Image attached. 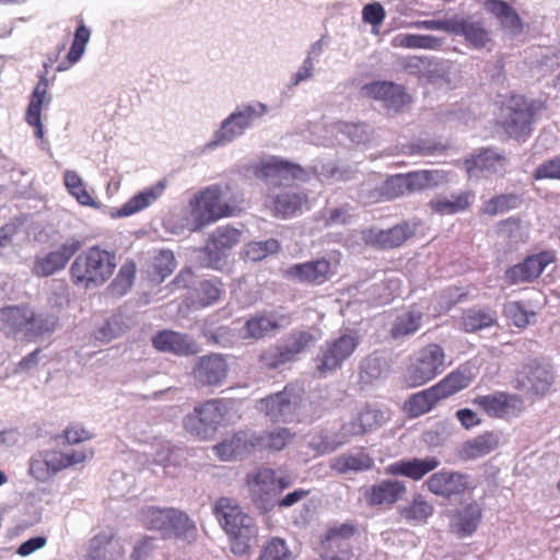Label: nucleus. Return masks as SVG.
I'll return each mask as SVG.
<instances>
[{
    "label": "nucleus",
    "instance_id": "f257e3e1",
    "mask_svg": "<svg viewBox=\"0 0 560 560\" xmlns=\"http://www.w3.org/2000/svg\"><path fill=\"white\" fill-rule=\"evenodd\" d=\"M58 316L47 312H35L27 304L0 308V330L8 337L22 336L28 340L54 332Z\"/></svg>",
    "mask_w": 560,
    "mask_h": 560
},
{
    "label": "nucleus",
    "instance_id": "f03ea898",
    "mask_svg": "<svg viewBox=\"0 0 560 560\" xmlns=\"http://www.w3.org/2000/svg\"><path fill=\"white\" fill-rule=\"evenodd\" d=\"M213 514L229 536L232 552L236 556L246 555L258 532L254 518L229 498L217 500Z\"/></svg>",
    "mask_w": 560,
    "mask_h": 560
},
{
    "label": "nucleus",
    "instance_id": "7ed1b4c3",
    "mask_svg": "<svg viewBox=\"0 0 560 560\" xmlns=\"http://www.w3.org/2000/svg\"><path fill=\"white\" fill-rule=\"evenodd\" d=\"M536 113L535 102L524 95H506L499 103L497 124L510 138L524 140L532 133Z\"/></svg>",
    "mask_w": 560,
    "mask_h": 560
},
{
    "label": "nucleus",
    "instance_id": "20e7f679",
    "mask_svg": "<svg viewBox=\"0 0 560 560\" xmlns=\"http://www.w3.org/2000/svg\"><path fill=\"white\" fill-rule=\"evenodd\" d=\"M189 206L196 230L219 219L232 217L238 210L234 198L223 200V191L219 185H211L200 190L189 201Z\"/></svg>",
    "mask_w": 560,
    "mask_h": 560
},
{
    "label": "nucleus",
    "instance_id": "39448f33",
    "mask_svg": "<svg viewBox=\"0 0 560 560\" xmlns=\"http://www.w3.org/2000/svg\"><path fill=\"white\" fill-rule=\"evenodd\" d=\"M89 456L92 452L84 450L40 451L30 458L28 471L37 481L44 482L59 471L83 463Z\"/></svg>",
    "mask_w": 560,
    "mask_h": 560
},
{
    "label": "nucleus",
    "instance_id": "423d86ee",
    "mask_svg": "<svg viewBox=\"0 0 560 560\" xmlns=\"http://www.w3.org/2000/svg\"><path fill=\"white\" fill-rule=\"evenodd\" d=\"M115 269V253L92 246L77 256L71 273L74 280H108Z\"/></svg>",
    "mask_w": 560,
    "mask_h": 560
},
{
    "label": "nucleus",
    "instance_id": "0eeeda50",
    "mask_svg": "<svg viewBox=\"0 0 560 560\" xmlns=\"http://www.w3.org/2000/svg\"><path fill=\"white\" fill-rule=\"evenodd\" d=\"M360 345V335L355 329H346L338 337L320 346L316 355V370L326 374L340 369Z\"/></svg>",
    "mask_w": 560,
    "mask_h": 560
},
{
    "label": "nucleus",
    "instance_id": "6e6552de",
    "mask_svg": "<svg viewBox=\"0 0 560 560\" xmlns=\"http://www.w3.org/2000/svg\"><path fill=\"white\" fill-rule=\"evenodd\" d=\"M225 415L224 402L221 399H210L194 407V410L183 419L186 432L200 440H210L220 428Z\"/></svg>",
    "mask_w": 560,
    "mask_h": 560
},
{
    "label": "nucleus",
    "instance_id": "1a4fd4ad",
    "mask_svg": "<svg viewBox=\"0 0 560 560\" xmlns=\"http://www.w3.org/2000/svg\"><path fill=\"white\" fill-rule=\"evenodd\" d=\"M445 354L442 347L435 343L428 345L415 353L412 362L408 369L407 381L410 386H421L438 375L445 369Z\"/></svg>",
    "mask_w": 560,
    "mask_h": 560
},
{
    "label": "nucleus",
    "instance_id": "9d476101",
    "mask_svg": "<svg viewBox=\"0 0 560 560\" xmlns=\"http://www.w3.org/2000/svg\"><path fill=\"white\" fill-rule=\"evenodd\" d=\"M266 112L264 104H258V109L253 106H246L242 110L231 114L215 132L209 147L223 145L233 141L248 128L256 118Z\"/></svg>",
    "mask_w": 560,
    "mask_h": 560
},
{
    "label": "nucleus",
    "instance_id": "9b49d317",
    "mask_svg": "<svg viewBox=\"0 0 560 560\" xmlns=\"http://www.w3.org/2000/svg\"><path fill=\"white\" fill-rule=\"evenodd\" d=\"M249 494L255 505L264 511H270L276 506L278 492L275 483V470L258 468L247 477Z\"/></svg>",
    "mask_w": 560,
    "mask_h": 560
},
{
    "label": "nucleus",
    "instance_id": "f8f14e48",
    "mask_svg": "<svg viewBox=\"0 0 560 560\" xmlns=\"http://www.w3.org/2000/svg\"><path fill=\"white\" fill-rule=\"evenodd\" d=\"M360 93L363 97L381 101L388 110L399 112L410 103V96L405 89L389 81H374L364 84Z\"/></svg>",
    "mask_w": 560,
    "mask_h": 560
},
{
    "label": "nucleus",
    "instance_id": "ddd939ff",
    "mask_svg": "<svg viewBox=\"0 0 560 560\" xmlns=\"http://www.w3.org/2000/svg\"><path fill=\"white\" fill-rule=\"evenodd\" d=\"M228 372L229 365L223 355L212 353L198 359L192 369V376L199 387H217L223 384Z\"/></svg>",
    "mask_w": 560,
    "mask_h": 560
},
{
    "label": "nucleus",
    "instance_id": "4468645a",
    "mask_svg": "<svg viewBox=\"0 0 560 560\" xmlns=\"http://www.w3.org/2000/svg\"><path fill=\"white\" fill-rule=\"evenodd\" d=\"M82 247V242L75 237L67 238L58 249L36 259L34 271L39 277H48L66 267L67 262Z\"/></svg>",
    "mask_w": 560,
    "mask_h": 560
},
{
    "label": "nucleus",
    "instance_id": "2eb2a0df",
    "mask_svg": "<svg viewBox=\"0 0 560 560\" xmlns=\"http://www.w3.org/2000/svg\"><path fill=\"white\" fill-rule=\"evenodd\" d=\"M470 477L453 470H441L425 481L429 491L445 499L463 494L469 487Z\"/></svg>",
    "mask_w": 560,
    "mask_h": 560
},
{
    "label": "nucleus",
    "instance_id": "dca6fc26",
    "mask_svg": "<svg viewBox=\"0 0 560 560\" xmlns=\"http://www.w3.org/2000/svg\"><path fill=\"white\" fill-rule=\"evenodd\" d=\"M307 202L308 197L305 191L289 187L279 194L268 195L266 206L275 217L288 219L301 212Z\"/></svg>",
    "mask_w": 560,
    "mask_h": 560
},
{
    "label": "nucleus",
    "instance_id": "f3484780",
    "mask_svg": "<svg viewBox=\"0 0 560 560\" xmlns=\"http://www.w3.org/2000/svg\"><path fill=\"white\" fill-rule=\"evenodd\" d=\"M298 406L299 397L287 388L261 399L259 402V409L273 422L293 421Z\"/></svg>",
    "mask_w": 560,
    "mask_h": 560
},
{
    "label": "nucleus",
    "instance_id": "a211bd4d",
    "mask_svg": "<svg viewBox=\"0 0 560 560\" xmlns=\"http://www.w3.org/2000/svg\"><path fill=\"white\" fill-rule=\"evenodd\" d=\"M412 234L413 230L410 224L402 222L388 230H365L362 233V240L372 247L389 249L401 246Z\"/></svg>",
    "mask_w": 560,
    "mask_h": 560
},
{
    "label": "nucleus",
    "instance_id": "6ab92c4d",
    "mask_svg": "<svg viewBox=\"0 0 560 560\" xmlns=\"http://www.w3.org/2000/svg\"><path fill=\"white\" fill-rule=\"evenodd\" d=\"M340 254L337 253L330 258H319L304 264H296L290 267L285 276L298 280H317L329 278L337 273L340 264Z\"/></svg>",
    "mask_w": 560,
    "mask_h": 560
},
{
    "label": "nucleus",
    "instance_id": "aec40b11",
    "mask_svg": "<svg viewBox=\"0 0 560 560\" xmlns=\"http://www.w3.org/2000/svg\"><path fill=\"white\" fill-rule=\"evenodd\" d=\"M555 252L544 250L529 255L523 262L511 267L506 271V277L509 280H536L550 265L555 266Z\"/></svg>",
    "mask_w": 560,
    "mask_h": 560
},
{
    "label": "nucleus",
    "instance_id": "412c9836",
    "mask_svg": "<svg viewBox=\"0 0 560 560\" xmlns=\"http://www.w3.org/2000/svg\"><path fill=\"white\" fill-rule=\"evenodd\" d=\"M153 347L161 352L175 355H192L199 352V345L188 335L174 330H162L152 337Z\"/></svg>",
    "mask_w": 560,
    "mask_h": 560
},
{
    "label": "nucleus",
    "instance_id": "4be33fe9",
    "mask_svg": "<svg viewBox=\"0 0 560 560\" xmlns=\"http://www.w3.org/2000/svg\"><path fill=\"white\" fill-rule=\"evenodd\" d=\"M364 434L358 418L351 419L343 423L337 433L328 431L320 432L311 441V446L320 454H326L336 451L341 445L346 444L350 438Z\"/></svg>",
    "mask_w": 560,
    "mask_h": 560
},
{
    "label": "nucleus",
    "instance_id": "5701e85b",
    "mask_svg": "<svg viewBox=\"0 0 560 560\" xmlns=\"http://www.w3.org/2000/svg\"><path fill=\"white\" fill-rule=\"evenodd\" d=\"M125 550L119 539L112 533L102 532L89 541L81 560H124Z\"/></svg>",
    "mask_w": 560,
    "mask_h": 560
},
{
    "label": "nucleus",
    "instance_id": "b1692460",
    "mask_svg": "<svg viewBox=\"0 0 560 560\" xmlns=\"http://www.w3.org/2000/svg\"><path fill=\"white\" fill-rule=\"evenodd\" d=\"M218 456L223 460L242 458L259 450L258 433L254 431H238L231 439L215 446Z\"/></svg>",
    "mask_w": 560,
    "mask_h": 560
},
{
    "label": "nucleus",
    "instance_id": "393cba45",
    "mask_svg": "<svg viewBox=\"0 0 560 560\" xmlns=\"http://www.w3.org/2000/svg\"><path fill=\"white\" fill-rule=\"evenodd\" d=\"M407 492L404 481L396 479H384L369 487L364 491V499L368 505H393L401 500Z\"/></svg>",
    "mask_w": 560,
    "mask_h": 560
},
{
    "label": "nucleus",
    "instance_id": "a878e982",
    "mask_svg": "<svg viewBox=\"0 0 560 560\" xmlns=\"http://www.w3.org/2000/svg\"><path fill=\"white\" fill-rule=\"evenodd\" d=\"M515 382L521 390L536 395L545 394L552 383V374L545 366L533 362L523 366Z\"/></svg>",
    "mask_w": 560,
    "mask_h": 560
},
{
    "label": "nucleus",
    "instance_id": "bb28decb",
    "mask_svg": "<svg viewBox=\"0 0 560 560\" xmlns=\"http://www.w3.org/2000/svg\"><path fill=\"white\" fill-rule=\"evenodd\" d=\"M254 175L260 179L291 178L303 180L306 176V173L304 168L298 164L278 158H270L254 166Z\"/></svg>",
    "mask_w": 560,
    "mask_h": 560
},
{
    "label": "nucleus",
    "instance_id": "cd10ccee",
    "mask_svg": "<svg viewBox=\"0 0 560 560\" xmlns=\"http://www.w3.org/2000/svg\"><path fill=\"white\" fill-rule=\"evenodd\" d=\"M440 466V460L434 456H427L424 458H410L400 459L385 468L386 474L393 476H404L412 480H420L430 471H433Z\"/></svg>",
    "mask_w": 560,
    "mask_h": 560
},
{
    "label": "nucleus",
    "instance_id": "c85d7f7f",
    "mask_svg": "<svg viewBox=\"0 0 560 560\" xmlns=\"http://www.w3.org/2000/svg\"><path fill=\"white\" fill-rule=\"evenodd\" d=\"M198 529L196 523L187 513L173 508L163 533L164 538H174L179 541L191 544L197 539Z\"/></svg>",
    "mask_w": 560,
    "mask_h": 560
},
{
    "label": "nucleus",
    "instance_id": "c756f323",
    "mask_svg": "<svg viewBox=\"0 0 560 560\" xmlns=\"http://www.w3.org/2000/svg\"><path fill=\"white\" fill-rule=\"evenodd\" d=\"M48 93V80L45 74L39 77L37 84L35 85L30 104L26 109L25 120L34 127L35 136L39 139L44 137V129L42 124V108L45 103H49L50 98H47Z\"/></svg>",
    "mask_w": 560,
    "mask_h": 560
},
{
    "label": "nucleus",
    "instance_id": "7c9ffc66",
    "mask_svg": "<svg viewBox=\"0 0 560 560\" xmlns=\"http://www.w3.org/2000/svg\"><path fill=\"white\" fill-rule=\"evenodd\" d=\"M164 189L165 184L163 182H159L155 185L139 191L137 195L132 196L126 203H124L120 208L116 209L112 217L124 218L142 211L143 209L148 208L153 202H155L162 196Z\"/></svg>",
    "mask_w": 560,
    "mask_h": 560
},
{
    "label": "nucleus",
    "instance_id": "2f4dec72",
    "mask_svg": "<svg viewBox=\"0 0 560 560\" xmlns=\"http://www.w3.org/2000/svg\"><path fill=\"white\" fill-rule=\"evenodd\" d=\"M483 7L499 21L503 30H506L513 35L522 33V20L516 10L512 8L506 1L486 0Z\"/></svg>",
    "mask_w": 560,
    "mask_h": 560
},
{
    "label": "nucleus",
    "instance_id": "473e14b6",
    "mask_svg": "<svg viewBox=\"0 0 560 560\" xmlns=\"http://www.w3.org/2000/svg\"><path fill=\"white\" fill-rule=\"evenodd\" d=\"M475 402L489 416L503 418L509 416L522 401L516 396L495 393L493 395L479 396L475 399Z\"/></svg>",
    "mask_w": 560,
    "mask_h": 560
},
{
    "label": "nucleus",
    "instance_id": "72a5a7b5",
    "mask_svg": "<svg viewBox=\"0 0 560 560\" xmlns=\"http://www.w3.org/2000/svg\"><path fill=\"white\" fill-rule=\"evenodd\" d=\"M455 31L453 34L465 37L472 47L481 49L491 42L490 32L482 22L470 19L455 18Z\"/></svg>",
    "mask_w": 560,
    "mask_h": 560
},
{
    "label": "nucleus",
    "instance_id": "f704fd0d",
    "mask_svg": "<svg viewBox=\"0 0 560 560\" xmlns=\"http://www.w3.org/2000/svg\"><path fill=\"white\" fill-rule=\"evenodd\" d=\"M474 194L471 191H463L452 195L451 198L438 196L430 200L429 207L432 212L440 215H452L464 212L471 206Z\"/></svg>",
    "mask_w": 560,
    "mask_h": 560
},
{
    "label": "nucleus",
    "instance_id": "c9c22d12",
    "mask_svg": "<svg viewBox=\"0 0 560 560\" xmlns=\"http://www.w3.org/2000/svg\"><path fill=\"white\" fill-rule=\"evenodd\" d=\"M482 510L477 502H470L456 511L453 528L460 536L471 535L478 527L481 520Z\"/></svg>",
    "mask_w": 560,
    "mask_h": 560
},
{
    "label": "nucleus",
    "instance_id": "e433bc0d",
    "mask_svg": "<svg viewBox=\"0 0 560 560\" xmlns=\"http://www.w3.org/2000/svg\"><path fill=\"white\" fill-rule=\"evenodd\" d=\"M423 313L419 310H409L396 316L390 327L393 339H404L413 335L422 325Z\"/></svg>",
    "mask_w": 560,
    "mask_h": 560
},
{
    "label": "nucleus",
    "instance_id": "4c0bfd02",
    "mask_svg": "<svg viewBox=\"0 0 560 560\" xmlns=\"http://www.w3.org/2000/svg\"><path fill=\"white\" fill-rule=\"evenodd\" d=\"M279 327L280 325L273 316L259 314L246 320L242 336L244 339H261L278 330Z\"/></svg>",
    "mask_w": 560,
    "mask_h": 560
},
{
    "label": "nucleus",
    "instance_id": "58836bf2",
    "mask_svg": "<svg viewBox=\"0 0 560 560\" xmlns=\"http://www.w3.org/2000/svg\"><path fill=\"white\" fill-rule=\"evenodd\" d=\"M506 158L492 149H485L479 154L467 159L465 164L468 172L475 170L500 172L504 170Z\"/></svg>",
    "mask_w": 560,
    "mask_h": 560
},
{
    "label": "nucleus",
    "instance_id": "ea45409f",
    "mask_svg": "<svg viewBox=\"0 0 560 560\" xmlns=\"http://www.w3.org/2000/svg\"><path fill=\"white\" fill-rule=\"evenodd\" d=\"M390 44L395 48L436 50L442 46V39L432 35L397 34Z\"/></svg>",
    "mask_w": 560,
    "mask_h": 560
},
{
    "label": "nucleus",
    "instance_id": "a19ab883",
    "mask_svg": "<svg viewBox=\"0 0 560 560\" xmlns=\"http://www.w3.org/2000/svg\"><path fill=\"white\" fill-rule=\"evenodd\" d=\"M497 323V313L491 308H469L462 318L466 332H475L493 326Z\"/></svg>",
    "mask_w": 560,
    "mask_h": 560
},
{
    "label": "nucleus",
    "instance_id": "79ce46f5",
    "mask_svg": "<svg viewBox=\"0 0 560 560\" xmlns=\"http://www.w3.org/2000/svg\"><path fill=\"white\" fill-rule=\"evenodd\" d=\"M499 444V438L492 432H485L463 445L462 453L466 458L482 457L492 452Z\"/></svg>",
    "mask_w": 560,
    "mask_h": 560
},
{
    "label": "nucleus",
    "instance_id": "37998d69",
    "mask_svg": "<svg viewBox=\"0 0 560 560\" xmlns=\"http://www.w3.org/2000/svg\"><path fill=\"white\" fill-rule=\"evenodd\" d=\"M172 509L153 505L143 506L138 512V518L144 527L158 530L163 536Z\"/></svg>",
    "mask_w": 560,
    "mask_h": 560
},
{
    "label": "nucleus",
    "instance_id": "c03bdc74",
    "mask_svg": "<svg viewBox=\"0 0 560 560\" xmlns=\"http://www.w3.org/2000/svg\"><path fill=\"white\" fill-rule=\"evenodd\" d=\"M63 183L69 194L74 197L80 205L98 208V203L86 190L82 178L77 172L70 170L66 171L63 174Z\"/></svg>",
    "mask_w": 560,
    "mask_h": 560
},
{
    "label": "nucleus",
    "instance_id": "a18cd8bd",
    "mask_svg": "<svg viewBox=\"0 0 560 560\" xmlns=\"http://www.w3.org/2000/svg\"><path fill=\"white\" fill-rule=\"evenodd\" d=\"M409 194L436 187L443 176L440 171L422 170L405 174Z\"/></svg>",
    "mask_w": 560,
    "mask_h": 560
},
{
    "label": "nucleus",
    "instance_id": "49530a36",
    "mask_svg": "<svg viewBox=\"0 0 560 560\" xmlns=\"http://www.w3.org/2000/svg\"><path fill=\"white\" fill-rule=\"evenodd\" d=\"M90 35V30L84 25L83 21H81L80 25L75 30L74 38L70 50L67 54L66 61L61 62L57 67L58 71H65L80 60L85 50V46L89 43Z\"/></svg>",
    "mask_w": 560,
    "mask_h": 560
},
{
    "label": "nucleus",
    "instance_id": "de8ad7c7",
    "mask_svg": "<svg viewBox=\"0 0 560 560\" xmlns=\"http://www.w3.org/2000/svg\"><path fill=\"white\" fill-rule=\"evenodd\" d=\"M315 341L312 334L307 331H295L289 335L280 343L289 362L294 361L300 353L305 351Z\"/></svg>",
    "mask_w": 560,
    "mask_h": 560
},
{
    "label": "nucleus",
    "instance_id": "09e8293b",
    "mask_svg": "<svg viewBox=\"0 0 560 560\" xmlns=\"http://www.w3.org/2000/svg\"><path fill=\"white\" fill-rule=\"evenodd\" d=\"M128 327L129 324L122 314H114L93 331V336L101 342H109L121 336Z\"/></svg>",
    "mask_w": 560,
    "mask_h": 560
},
{
    "label": "nucleus",
    "instance_id": "8fccbe9b",
    "mask_svg": "<svg viewBox=\"0 0 560 560\" xmlns=\"http://www.w3.org/2000/svg\"><path fill=\"white\" fill-rule=\"evenodd\" d=\"M442 399L435 386L413 394L408 402L407 410L412 417L421 416L432 409L434 404Z\"/></svg>",
    "mask_w": 560,
    "mask_h": 560
},
{
    "label": "nucleus",
    "instance_id": "3c124183",
    "mask_svg": "<svg viewBox=\"0 0 560 560\" xmlns=\"http://www.w3.org/2000/svg\"><path fill=\"white\" fill-rule=\"evenodd\" d=\"M388 363L384 357L374 352L361 362L360 377L363 382L371 383L388 373Z\"/></svg>",
    "mask_w": 560,
    "mask_h": 560
},
{
    "label": "nucleus",
    "instance_id": "603ef678",
    "mask_svg": "<svg viewBox=\"0 0 560 560\" xmlns=\"http://www.w3.org/2000/svg\"><path fill=\"white\" fill-rule=\"evenodd\" d=\"M242 232L230 225L219 226L210 236V246L213 250L225 252L237 245Z\"/></svg>",
    "mask_w": 560,
    "mask_h": 560
},
{
    "label": "nucleus",
    "instance_id": "864d4df0",
    "mask_svg": "<svg viewBox=\"0 0 560 560\" xmlns=\"http://www.w3.org/2000/svg\"><path fill=\"white\" fill-rule=\"evenodd\" d=\"M72 302L70 287L67 282H54L49 290L47 305L49 311L47 313L59 314L66 310Z\"/></svg>",
    "mask_w": 560,
    "mask_h": 560
},
{
    "label": "nucleus",
    "instance_id": "5fc2aeb1",
    "mask_svg": "<svg viewBox=\"0 0 560 560\" xmlns=\"http://www.w3.org/2000/svg\"><path fill=\"white\" fill-rule=\"evenodd\" d=\"M469 384L470 377L466 374V372L458 370L448 374L434 386L440 394V397L443 399L466 388Z\"/></svg>",
    "mask_w": 560,
    "mask_h": 560
},
{
    "label": "nucleus",
    "instance_id": "6e6d98bb",
    "mask_svg": "<svg viewBox=\"0 0 560 560\" xmlns=\"http://www.w3.org/2000/svg\"><path fill=\"white\" fill-rule=\"evenodd\" d=\"M280 244L276 238L248 243L243 252L244 258L249 261H260L271 254L278 253Z\"/></svg>",
    "mask_w": 560,
    "mask_h": 560
},
{
    "label": "nucleus",
    "instance_id": "4d7b16f0",
    "mask_svg": "<svg viewBox=\"0 0 560 560\" xmlns=\"http://www.w3.org/2000/svg\"><path fill=\"white\" fill-rule=\"evenodd\" d=\"M373 466V459L365 453L340 456L336 462V469L342 474L348 471H364Z\"/></svg>",
    "mask_w": 560,
    "mask_h": 560
},
{
    "label": "nucleus",
    "instance_id": "13d9d810",
    "mask_svg": "<svg viewBox=\"0 0 560 560\" xmlns=\"http://www.w3.org/2000/svg\"><path fill=\"white\" fill-rule=\"evenodd\" d=\"M292 434L287 428H279L270 432L258 433L259 450H282L291 440Z\"/></svg>",
    "mask_w": 560,
    "mask_h": 560
},
{
    "label": "nucleus",
    "instance_id": "bf43d9fd",
    "mask_svg": "<svg viewBox=\"0 0 560 560\" xmlns=\"http://www.w3.org/2000/svg\"><path fill=\"white\" fill-rule=\"evenodd\" d=\"M176 267V258L171 249H160L153 257L152 272L162 280L170 277Z\"/></svg>",
    "mask_w": 560,
    "mask_h": 560
},
{
    "label": "nucleus",
    "instance_id": "052dcab7",
    "mask_svg": "<svg viewBox=\"0 0 560 560\" xmlns=\"http://www.w3.org/2000/svg\"><path fill=\"white\" fill-rule=\"evenodd\" d=\"M518 197L514 194L498 195L488 200L482 207V213L488 215H497L514 209L518 205Z\"/></svg>",
    "mask_w": 560,
    "mask_h": 560
},
{
    "label": "nucleus",
    "instance_id": "680f3d73",
    "mask_svg": "<svg viewBox=\"0 0 560 560\" xmlns=\"http://www.w3.org/2000/svg\"><path fill=\"white\" fill-rule=\"evenodd\" d=\"M259 560H294V557L283 539L272 538L264 547Z\"/></svg>",
    "mask_w": 560,
    "mask_h": 560
},
{
    "label": "nucleus",
    "instance_id": "e2e57ef3",
    "mask_svg": "<svg viewBox=\"0 0 560 560\" xmlns=\"http://www.w3.org/2000/svg\"><path fill=\"white\" fill-rule=\"evenodd\" d=\"M197 287L194 288L196 298L194 303L199 306H208L215 303L221 295V289L214 282H195Z\"/></svg>",
    "mask_w": 560,
    "mask_h": 560
},
{
    "label": "nucleus",
    "instance_id": "0e129e2a",
    "mask_svg": "<svg viewBox=\"0 0 560 560\" xmlns=\"http://www.w3.org/2000/svg\"><path fill=\"white\" fill-rule=\"evenodd\" d=\"M433 512V508L421 495H417L412 502L401 510V515L411 521H424Z\"/></svg>",
    "mask_w": 560,
    "mask_h": 560
},
{
    "label": "nucleus",
    "instance_id": "69168bd1",
    "mask_svg": "<svg viewBox=\"0 0 560 560\" xmlns=\"http://www.w3.org/2000/svg\"><path fill=\"white\" fill-rule=\"evenodd\" d=\"M385 199L393 200L409 194L405 174L390 176L382 184V192Z\"/></svg>",
    "mask_w": 560,
    "mask_h": 560
},
{
    "label": "nucleus",
    "instance_id": "338daca9",
    "mask_svg": "<svg viewBox=\"0 0 560 560\" xmlns=\"http://www.w3.org/2000/svg\"><path fill=\"white\" fill-rule=\"evenodd\" d=\"M259 362L267 369H277L289 363L280 343L270 346L259 354Z\"/></svg>",
    "mask_w": 560,
    "mask_h": 560
},
{
    "label": "nucleus",
    "instance_id": "774afa93",
    "mask_svg": "<svg viewBox=\"0 0 560 560\" xmlns=\"http://www.w3.org/2000/svg\"><path fill=\"white\" fill-rule=\"evenodd\" d=\"M535 179H560V155L541 163L534 173Z\"/></svg>",
    "mask_w": 560,
    "mask_h": 560
}]
</instances>
